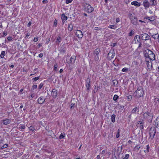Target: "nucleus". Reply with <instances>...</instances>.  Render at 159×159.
Here are the masks:
<instances>
[{"instance_id": "obj_1", "label": "nucleus", "mask_w": 159, "mask_h": 159, "mask_svg": "<svg viewBox=\"0 0 159 159\" xmlns=\"http://www.w3.org/2000/svg\"><path fill=\"white\" fill-rule=\"evenodd\" d=\"M145 57L146 58H148L150 60H154L155 59V55L151 50L146 49L143 52Z\"/></svg>"}, {"instance_id": "obj_2", "label": "nucleus", "mask_w": 159, "mask_h": 159, "mask_svg": "<svg viewBox=\"0 0 159 159\" xmlns=\"http://www.w3.org/2000/svg\"><path fill=\"white\" fill-rule=\"evenodd\" d=\"M143 94L142 88L140 86L138 88L137 90L134 93V96L137 98H139L142 96Z\"/></svg>"}, {"instance_id": "obj_3", "label": "nucleus", "mask_w": 159, "mask_h": 159, "mask_svg": "<svg viewBox=\"0 0 159 159\" xmlns=\"http://www.w3.org/2000/svg\"><path fill=\"white\" fill-rule=\"evenodd\" d=\"M143 117L145 119H147L148 121H151L152 119L153 115L152 113L147 111L144 113Z\"/></svg>"}, {"instance_id": "obj_4", "label": "nucleus", "mask_w": 159, "mask_h": 159, "mask_svg": "<svg viewBox=\"0 0 159 159\" xmlns=\"http://www.w3.org/2000/svg\"><path fill=\"white\" fill-rule=\"evenodd\" d=\"M129 16L130 17L131 22L134 25H137V18L134 16V14H129Z\"/></svg>"}, {"instance_id": "obj_5", "label": "nucleus", "mask_w": 159, "mask_h": 159, "mask_svg": "<svg viewBox=\"0 0 159 159\" xmlns=\"http://www.w3.org/2000/svg\"><path fill=\"white\" fill-rule=\"evenodd\" d=\"M100 52V49L98 48L95 49L93 52V55L95 61H98L99 60L98 54Z\"/></svg>"}, {"instance_id": "obj_6", "label": "nucleus", "mask_w": 159, "mask_h": 159, "mask_svg": "<svg viewBox=\"0 0 159 159\" xmlns=\"http://www.w3.org/2000/svg\"><path fill=\"white\" fill-rule=\"evenodd\" d=\"M156 133V130L155 128H153L150 129L149 131V135L150 137L152 139H153Z\"/></svg>"}, {"instance_id": "obj_7", "label": "nucleus", "mask_w": 159, "mask_h": 159, "mask_svg": "<svg viewBox=\"0 0 159 159\" xmlns=\"http://www.w3.org/2000/svg\"><path fill=\"white\" fill-rule=\"evenodd\" d=\"M141 39L144 40L149 39L150 38V36L146 33H143L141 34Z\"/></svg>"}, {"instance_id": "obj_8", "label": "nucleus", "mask_w": 159, "mask_h": 159, "mask_svg": "<svg viewBox=\"0 0 159 159\" xmlns=\"http://www.w3.org/2000/svg\"><path fill=\"white\" fill-rule=\"evenodd\" d=\"M84 10H93V8L90 5L85 3L83 5Z\"/></svg>"}, {"instance_id": "obj_9", "label": "nucleus", "mask_w": 159, "mask_h": 159, "mask_svg": "<svg viewBox=\"0 0 159 159\" xmlns=\"http://www.w3.org/2000/svg\"><path fill=\"white\" fill-rule=\"evenodd\" d=\"M140 36L139 35L135 36L134 38V41L135 43H139V47H140L141 45V43H140Z\"/></svg>"}, {"instance_id": "obj_10", "label": "nucleus", "mask_w": 159, "mask_h": 159, "mask_svg": "<svg viewBox=\"0 0 159 159\" xmlns=\"http://www.w3.org/2000/svg\"><path fill=\"white\" fill-rule=\"evenodd\" d=\"M75 35L79 38H81L83 36L82 32L80 30H77L75 33Z\"/></svg>"}, {"instance_id": "obj_11", "label": "nucleus", "mask_w": 159, "mask_h": 159, "mask_svg": "<svg viewBox=\"0 0 159 159\" xmlns=\"http://www.w3.org/2000/svg\"><path fill=\"white\" fill-rule=\"evenodd\" d=\"M143 4L145 9H147V8H148L150 5V4L148 0H144Z\"/></svg>"}, {"instance_id": "obj_12", "label": "nucleus", "mask_w": 159, "mask_h": 159, "mask_svg": "<svg viewBox=\"0 0 159 159\" xmlns=\"http://www.w3.org/2000/svg\"><path fill=\"white\" fill-rule=\"evenodd\" d=\"M58 91L55 89H53L51 91V95L53 98H56L57 95Z\"/></svg>"}, {"instance_id": "obj_13", "label": "nucleus", "mask_w": 159, "mask_h": 159, "mask_svg": "<svg viewBox=\"0 0 159 159\" xmlns=\"http://www.w3.org/2000/svg\"><path fill=\"white\" fill-rule=\"evenodd\" d=\"M45 100V98L44 97H41L38 98V102L39 104H42L44 102Z\"/></svg>"}, {"instance_id": "obj_14", "label": "nucleus", "mask_w": 159, "mask_h": 159, "mask_svg": "<svg viewBox=\"0 0 159 159\" xmlns=\"http://www.w3.org/2000/svg\"><path fill=\"white\" fill-rule=\"evenodd\" d=\"M139 111V108L137 107H134L131 111V114L138 113Z\"/></svg>"}, {"instance_id": "obj_15", "label": "nucleus", "mask_w": 159, "mask_h": 159, "mask_svg": "<svg viewBox=\"0 0 159 159\" xmlns=\"http://www.w3.org/2000/svg\"><path fill=\"white\" fill-rule=\"evenodd\" d=\"M137 126L138 127H139L140 129H143V121H140L138 122V123L137 125Z\"/></svg>"}, {"instance_id": "obj_16", "label": "nucleus", "mask_w": 159, "mask_h": 159, "mask_svg": "<svg viewBox=\"0 0 159 159\" xmlns=\"http://www.w3.org/2000/svg\"><path fill=\"white\" fill-rule=\"evenodd\" d=\"M131 4L136 7H139L140 4L137 1H134L131 2Z\"/></svg>"}, {"instance_id": "obj_17", "label": "nucleus", "mask_w": 159, "mask_h": 159, "mask_svg": "<svg viewBox=\"0 0 159 159\" xmlns=\"http://www.w3.org/2000/svg\"><path fill=\"white\" fill-rule=\"evenodd\" d=\"M108 55L109 58L111 59L113 58L115 56V54L113 53V52H110Z\"/></svg>"}, {"instance_id": "obj_18", "label": "nucleus", "mask_w": 159, "mask_h": 159, "mask_svg": "<svg viewBox=\"0 0 159 159\" xmlns=\"http://www.w3.org/2000/svg\"><path fill=\"white\" fill-rule=\"evenodd\" d=\"M11 120L9 119L5 120H3V124L7 125L9 124Z\"/></svg>"}, {"instance_id": "obj_19", "label": "nucleus", "mask_w": 159, "mask_h": 159, "mask_svg": "<svg viewBox=\"0 0 159 159\" xmlns=\"http://www.w3.org/2000/svg\"><path fill=\"white\" fill-rule=\"evenodd\" d=\"M67 17L64 14H62L61 15V19L62 20V22H65V21L67 20Z\"/></svg>"}, {"instance_id": "obj_20", "label": "nucleus", "mask_w": 159, "mask_h": 159, "mask_svg": "<svg viewBox=\"0 0 159 159\" xmlns=\"http://www.w3.org/2000/svg\"><path fill=\"white\" fill-rule=\"evenodd\" d=\"M149 1L152 5L155 6L157 4L156 0H150Z\"/></svg>"}, {"instance_id": "obj_21", "label": "nucleus", "mask_w": 159, "mask_h": 159, "mask_svg": "<svg viewBox=\"0 0 159 159\" xmlns=\"http://www.w3.org/2000/svg\"><path fill=\"white\" fill-rule=\"evenodd\" d=\"M152 37L155 39H158L159 38V34H155L152 35Z\"/></svg>"}, {"instance_id": "obj_22", "label": "nucleus", "mask_w": 159, "mask_h": 159, "mask_svg": "<svg viewBox=\"0 0 159 159\" xmlns=\"http://www.w3.org/2000/svg\"><path fill=\"white\" fill-rule=\"evenodd\" d=\"M115 117L116 116L114 114L112 115L111 116V121H112V122L113 123L115 121Z\"/></svg>"}, {"instance_id": "obj_23", "label": "nucleus", "mask_w": 159, "mask_h": 159, "mask_svg": "<svg viewBox=\"0 0 159 159\" xmlns=\"http://www.w3.org/2000/svg\"><path fill=\"white\" fill-rule=\"evenodd\" d=\"M75 58L76 57L75 56H72L71 58H70V61L73 63H74L75 60Z\"/></svg>"}, {"instance_id": "obj_24", "label": "nucleus", "mask_w": 159, "mask_h": 159, "mask_svg": "<svg viewBox=\"0 0 159 159\" xmlns=\"http://www.w3.org/2000/svg\"><path fill=\"white\" fill-rule=\"evenodd\" d=\"M156 125H157V127H159V118H157L155 122Z\"/></svg>"}, {"instance_id": "obj_25", "label": "nucleus", "mask_w": 159, "mask_h": 159, "mask_svg": "<svg viewBox=\"0 0 159 159\" xmlns=\"http://www.w3.org/2000/svg\"><path fill=\"white\" fill-rule=\"evenodd\" d=\"M87 82V85H89V86H90V78H88L86 80Z\"/></svg>"}, {"instance_id": "obj_26", "label": "nucleus", "mask_w": 159, "mask_h": 159, "mask_svg": "<svg viewBox=\"0 0 159 159\" xmlns=\"http://www.w3.org/2000/svg\"><path fill=\"white\" fill-rule=\"evenodd\" d=\"M113 85L116 86L118 83V82L117 80H114L112 81Z\"/></svg>"}, {"instance_id": "obj_27", "label": "nucleus", "mask_w": 159, "mask_h": 159, "mask_svg": "<svg viewBox=\"0 0 159 159\" xmlns=\"http://www.w3.org/2000/svg\"><path fill=\"white\" fill-rule=\"evenodd\" d=\"M140 148V146L139 145H137L134 148V149L135 151H138L139 149Z\"/></svg>"}, {"instance_id": "obj_28", "label": "nucleus", "mask_w": 159, "mask_h": 159, "mask_svg": "<svg viewBox=\"0 0 159 159\" xmlns=\"http://www.w3.org/2000/svg\"><path fill=\"white\" fill-rule=\"evenodd\" d=\"M118 98L119 96L115 94L113 97V100L115 101H116Z\"/></svg>"}, {"instance_id": "obj_29", "label": "nucleus", "mask_w": 159, "mask_h": 159, "mask_svg": "<svg viewBox=\"0 0 159 159\" xmlns=\"http://www.w3.org/2000/svg\"><path fill=\"white\" fill-rule=\"evenodd\" d=\"M5 54V52L2 51V52L0 55V57L1 58H4Z\"/></svg>"}, {"instance_id": "obj_30", "label": "nucleus", "mask_w": 159, "mask_h": 159, "mask_svg": "<svg viewBox=\"0 0 159 159\" xmlns=\"http://www.w3.org/2000/svg\"><path fill=\"white\" fill-rule=\"evenodd\" d=\"M29 129L30 131H34L35 130V128L33 126H30L29 128Z\"/></svg>"}, {"instance_id": "obj_31", "label": "nucleus", "mask_w": 159, "mask_h": 159, "mask_svg": "<svg viewBox=\"0 0 159 159\" xmlns=\"http://www.w3.org/2000/svg\"><path fill=\"white\" fill-rule=\"evenodd\" d=\"M128 68L125 67L122 70V71L123 72H127L128 71Z\"/></svg>"}, {"instance_id": "obj_32", "label": "nucleus", "mask_w": 159, "mask_h": 159, "mask_svg": "<svg viewBox=\"0 0 159 159\" xmlns=\"http://www.w3.org/2000/svg\"><path fill=\"white\" fill-rule=\"evenodd\" d=\"M65 134L64 133H61L60 135L59 136V139H62L64 138L65 137Z\"/></svg>"}, {"instance_id": "obj_33", "label": "nucleus", "mask_w": 159, "mask_h": 159, "mask_svg": "<svg viewBox=\"0 0 159 159\" xmlns=\"http://www.w3.org/2000/svg\"><path fill=\"white\" fill-rule=\"evenodd\" d=\"M120 130L119 129H118L117 131V133L116 135V138H118L120 136Z\"/></svg>"}, {"instance_id": "obj_34", "label": "nucleus", "mask_w": 159, "mask_h": 159, "mask_svg": "<svg viewBox=\"0 0 159 159\" xmlns=\"http://www.w3.org/2000/svg\"><path fill=\"white\" fill-rule=\"evenodd\" d=\"M57 63H56L54 65V70L55 71H57Z\"/></svg>"}, {"instance_id": "obj_35", "label": "nucleus", "mask_w": 159, "mask_h": 159, "mask_svg": "<svg viewBox=\"0 0 159 159\" xmlns=\"http://www.w3.org/2000/svg\"><path fill=\"white\" fill-rule=\"evenodd\" d=\"M129 155L128 154H126L124 157H123V159H128L129 157Z\"/></svg>"}, {"instance_id": "obj_36", "label": "nucleus", "mask_w": 159, "mask_h": 159, "mask_svg": "<svg viewBox=\"0 0 159 159\" xmlns=\"http://www.w3.org/2000/svg\"><path fill=\"white\" fill-rule=\"evenodd\" d=\"M61 37L60 36H58L57 39V42H58V43H59L61 42Z\"/></svg>"}, {"instance_id": "obj_37", "label": "nucleus", "mask_w": 159, "mask_h": 159, "mask_svg": "<svg viewBox=\"0 0 159 159\" xmlns=\"http://www.w3.org/2000/svg\"><path fill=\"white\" fill-rule=\"evenodd\" d=\"M7 39L9 41H12L13 38L11 36H9L7 38Z\"/></svg>"}, {"instance_id": "obj_38", "label": "nucleus", "mask_w": 159, "mask_h": 159, "mask_svg": "<svg viewBox=\"0 0 159 159\" xmlns=\"http://www.w3.org/2000/svg\"><path fill=\"white\" fill-rule=\"evenodd\" d=\"M108 27L110 28L111 29H115V26L114 25H110Z\"/></svg>"}, {"instance_id": "obj_39", "label": "nucleus", "mask_w": 159, "mask_h": 159, "mask_svg": "<svg viewBox=\"0 0 159 159\" xmlns=\"http://www.w3.org/2000/svg\"><path fill=\"white\" fill-rule=\"evenodd\" d=\"M134 31L133 30H132L130 31V32L129 33V36H131L134 33Z\"/></svg>"}, {"instance_id": "obj_40", "label": "nucleus", "mask_w": 159, "mask_h": 159, "mask_svg": "<svg viewBox=\"0 0 159 159\" xmlns=\"http://www.w3.org/2000/svg\"><path fill=\"white\" fill-rule=\"evenodd\" d=\"M39 79V77H36L33 79V80L34 81H36Z\"/></svg>"}, {"instance_id": "obj_41", "label": "nucleus", "mask_w": 159, "mask_h": 159, "mask_svg": "<svg viewBox=\"0 0 159 159\" xmlns=\"http://www.w3.org/2000/svg\"><path fill=\"white\" fill-rule=\"evenodd\" d=\"M43 86V84L42 83H41L39 85V89H40L42 88V87Z\"/></svg>"}, {"instance_id": "obj_42", "label": "nucleus", "mask_w": 159, "mask_h": 159, "mask_svg": "<svg viewBox=\"0 0 159 159\" xmlns=\"http://www.w3.org/2000/svg\"><path fill=\"white\" fill-rule=\"evenodd\" d=\"M57 24V20L55 19V20L54 21V25L56 26Z\"/></svg>"}, {"instance_id": "obj_43", "label": "nucleus", "mask_w": 159, "mask_h": 159, "mask_svg": "<svg viewBox=\"0 0 159 159\" xmlns=\"http://www.w3.org/2000/svg\"><path fill=\"white\" fill-rule=\"evenodd\" d=\"M38 38L37 37H34V42H36L38 40Z\"/></svg>"}, {"instance_id": "obj_44", "label": "nucleus", "mask_w": 159, "mask_h": 159, "mask_svg": "<svg viewBox=\"0 0 159 159\" xmlns=\"http://www.w3.org/2000/svg\"><path fill=\"white\" fill-rule=\"evenodd\" d=\"M43 54L42 53H40L39 55V57L41 58L43 57Z\"/></svg>"}, {"instance_id": "obj_45", "label": "nucleus", "mask_w": 159, "mask_h": 159, "mask_svg": "<svg viewBox=\"0 0 159 159\" xmlns=\"http://www.w3.org/2000/svg\"><path fill=\"white\" fill-rule=\"evenodd\" d=\"M128 99L129 100H131L132 99V97L131 96L129 95L127 96Z\"/></svg>"}, {"instance_id": "obj_46", "label": "nucleus", "mask_w": 159, "mask_h": 159, "mask_svg": "<svg viewBox=\"0 0 159 159\" xmlns=\"http://www.w3.org/2000/svg\"><path fill=\"white\" fill-rule=\"evenodd\" d=\"M25 128V125H22L19 127L20 129H24Z\"/></svg>"}, {"instance_id": "obj_47", "label": "nucleus", "mask_w": 159, "mask_h": 159, "mask_svg": "<svg viewBox=\"0 0 159 159\" xmlns=\"http://www.w3.org/2000/svg\"><path fill=\"white\" fill-rule=\"evenodd\" d=\"M42 2L43 3L45 4L47 3L48 2V1L47 0H43V1Z\"/></svg>"}, {"instance_id": "obj_48", "label": "nucleus", "mask_w": 159, "mask_h": 159, "mask_svg": "<svg viewBox=\"0 0 159 159\" xmlns=\"http://www.w3.org/2000/svg\"><path fill=\"white\" fill-rule=\"evenodd\" d=\"M31 24H32V23L31 22H30V21L29 22L28 24H27V26L28 27H29L31 25Z\"/></svg>"}, {"instance_id": "obj_49", "label": "nucleus", "mask_w": 159, "mask_h": 159, "mask_svg": "<svg viewBox=\"0 0 159 159\" xmlns=\"http://www.w3.org/2000/svg\"><path fill=\"white\" fill-rule=\"evenodd\" d=\"M34 93L31 94V95H30V98H33L34 97Z\"/></svg>"}, {"instance_id": "obj_50", "label": "nucleus", "mask_w": 159, "mask_h": 159, "mask_svg": "<svg viewBox=\"0 0 159 159\" xmlns=\"http://www.w3.org/2000/svg\"><path fill=\"white\" fill-rule=\"evenodd\" d=\"M7 147V144H5V145H3L2 146V148H6Z\"/></svg>"}, {"instance_id": "obj_51", "label": "nucleus", "mask_w": 159, "mask_h": 159, "mask_svg": "<svg viewBox=\"0 0 159 159\" xmlns=\"http://www.w3.org/2000/svg\"><path fill=\"white\" fill-rule=\"evenodd\" d=\"M94 29L96 30H98L100 29L98 27H96L94 28Z\"/></svg>"}, {"instance_id": "obj_52", "label": "nucleus", "mask_w": 159, "mask_h": 159, "mask_svg": "<svg viewBox=\"0 0 159 159\" xmlns=\"http://www.w3.org/2000/svg\"><path fill=\"white\" fill-rule=\"evenodd\" d=\"M34 89H36L37 88V85H34L33 86V87H32Z\"/></svg>"}, {"instance_id": "obj_53", "label": "nucleus", "mask_w": 159, "mask_h": 159, "mask_svg": "<svg viewBox=\"0 0 159 159\" xmlns=\"http://www.w3.org/2000/svg\"><path fill=\"white\" fill-rule=\"evenodd\" d=\"M146 19H148L150 21H153V20H151L150 19V17H146Z\"/></svg>"}, {"instance_id": "obj_54", "label": "nucleus", "mask_w": 159, "mask_h": 159, "mask_svg": "<svg viewBox=\"0 0 159 159\" xmlns=\"http://www.w3.org/2000/svg\"><path fill=\"white\" fill-rule=\"evenodd\" d=\"M116 21L117 23H118L120 21V19L118 18H117L116 19Z\"/></svg>"}, {"instance_id": "obj_55", "label": "nucleus", "mask_w": 159, "mask_h": 159, "mask_svg": "<svg viewBox=\"0 0 159 159\" xmlns=\"http://www.w3.org/2000/svg\"><path fill=\"white\" fill-rule=\"evenodd\" d=\"M106 150H103L101 154H103L105 152Z\"/></svg>"}, {"instance_id": "obj_56", "label": "nucleus", "mask_w": 159, "mask_h": 159, "mask_svg": "<svg viewBox=\"0 0 159 159\" xmlns=\"http://www.w3.org/2000/svg\"><path fill=\"white\" fill-rule=\"evenodd\" d=\"M66 4H68L70 3V0H66Z\"/></svg>"}, {"instance_id": "obj_57", "label": "nucleus", "mask_w": 159, "mask_h": 159, "mask_svg": "<svg viewBox=\"0 0 159 159\" xmlns=\"http://www.w3.org/2000/svg\"><path fill=\"white\" fill-rule=\"evenodd\" d=\"M30 35V34H29L27 33L26 35L25 38L26 37H28Z\"/></svg>"}, {"instance_id": "obj_58", "label": "nucleus", "mask_w": 159, "mask_h": 159, "mask_svg": "<svg viewBox=\"0 0 159 159\" xmlns=\"http://www.w3.org/2000/svg\"><path fill=\"white\" fill-rule=\"evenodd\" d=\"M74 105H75V104H73V103L71 104V105H70L71 107L72 108L74 106Z\"/></svg>"}, {"instance_id": "obj_59", "label": "nucleus", "mask_w": 159, "mask_h": 159, "mask_svg": "<svg viewBox=\"0 0 159 159\" xmlns=\"http://www.w3.org/2000/svg\"><path fill=\"white\" fill-rule=\"evenodd\" d=\"M86 87H87V89L89 90L90 86H89V85H86Z\"/></svg>"}, {"instance_id": "obj_60", "label": "nucleus", "mask_w": 159, "mask_h": 159, "mask_svg": "<svg viewBox=\"0 0 159 159\" xmlns=\"http://www.w3.org/2000/svg\"><path fill=\"white\" fill-rule=\"evenodd\" d=\"M147 147V152H149V146L148 145H147L146 146Z\"/></svg>"}, {"instance_id": "obj_61", "label": "nucleus", "mask_w": 159, "mask_h": 159, "mask_svg": "<svg viewBox=\"0 0 159 159\" xmlns=\"http://www.w3.org/2000/svg\"><path fill=\"white\" fill-rule=\"evenodd\" d=\"M100 157L99 155H98L97 157V159H99Z\"/></svg>"}, {"instance_id": "obj_62", "label": "nucleus", "mask_w": 159, "mask_h": 159, "mask_svg": "<svg viewBox=\"0 0 159 159\" xmlns=\"http://www.w3.org/2000/svg\"><path fill=\"white\" fill-rule=\"evenodd\" d=\"M62 71H63V70L62 69H60V71H59L60 73H61L62 72Z\"/></svg>"}, {"instance_id": "obj_63", "label": "nucleus", "mask_w": 159, "mask_h": 159, "mask_svg": "<svg viewBox=\"0 0 159 159\" xmlns=\"http://www.w3.org/2000/svg\"><path fill=\"white\" fill-rule=\"evenodd\" d=\"M125 1L126 3L129 2V0H125Z\"/></svg>"}, {"instance_id": "obj_64", "label": "nucleus", "mask_w": 159, "mask_h": 159, "mask_svg": "<svg viewBox=\"0 0 159 159\" xmlns=\"http://www.w3.org/2000/svg\"><path fill=\"white\" fill-rule=\"evenodd\" d=\"M0 27H1V28L2 27V23H0Z\"/></svg>"}]
</instances>
